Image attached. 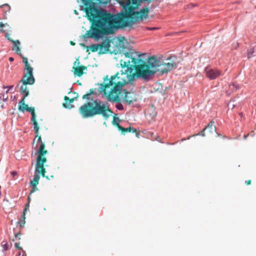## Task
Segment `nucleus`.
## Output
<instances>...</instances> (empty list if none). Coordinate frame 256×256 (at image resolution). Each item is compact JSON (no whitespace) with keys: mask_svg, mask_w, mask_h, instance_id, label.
<instances>
[{"mask_svg":"<svg viewBox=\"0 0 256 256\" xmlns=\"http://www.w3.org/2000/svg\"><path fill=\"white\" fill-rule=\"evenodd\" d=\"M123 10L112 14L104 10H98L96 2L105 6L111 0H81L82 10L92 23V26L84 38H99L104 35L112 34L116 29L131 26L134 23L148 18L150 10L154 8L151 3L154 0H115Z\"/></svg>","mask_w":256,"mask_h":256,"instance_id":"1","label":"nucleus"},{"mask_svg":"<svg viewBox=\"0 0 256 256\" xmlns=\"http://www.w3.org/2000/svg\"><path fill=\"white\" fill-rule=\"evenodd\" d=\"M120 62L122 68H126L125 71L121 70L120 73L118 72L110 78L106 76L104 83L100 84L99 88L100 92L108 95V100L114 102L120 101L122 88L127 84L130 76L136 77L135 67L127 52L124 53V57Z\"/></svg>","mask_w":256,"mask_h":256,"instance_id":"2","label":"nucleus"},{"mask_svg":"<svg viewBox=\"0 0 256 256\" xmlns=\"http://www.w3.org/2000/svg\"><path fill=\"white\" fill-rule=\"evenodd\" d=\"M127 54L129 55L131 62L135 67L136 78L149 80L161 68L162 60L156 56H150L146 62L141 58L143 54H140L133 49H130Z\"/></svg>","mask_w":256,"mask_h":256,"instance_id":"3","label":"nucleus"},{"mask_svg":"<svg viewBox=\"0 0 256 256\" xmlns=\"http://www.w3.org/2000/svg\"><path fill=\"white\" fill-rule=\"evenodd\" d=\"M93 89H90L89 92L86 94L82 96L84 100H92V102H88L79 108V112L82 118H92L96 115H101L104 119H108L112 114V112L110 109L107 102H102L99 100H92L90 96L94 94Z\"/></svg>","mask_w":256,"mask_h":256,"instance_id":"4","label":"nucleus"},{"mask_svg":"<svg viewBox=\"0 0 256 256\" xmlns=\"http://www.w3.org/2000/svg\"><path fill=\"white\" fill-rule=\"evenodd\" d=\"M5 36L9 41L12 42L13 46L12 50L17 54L20 56L21 58H22V62L24 64V70L26 72L24 73L20 81V82L22 83V84L20 88V94H23L22 98H26L29 94V90L27 85H32L35 82V79L33 76V68L28 63L27 58L24 56L20 53V50L19 46L20 44V42L18 40H14L12 39L8 33H6Z\"/></svg>","mask_w":256,"mask_h":256,"instance_id":"5","label":"nucleus"},{"mask_svg":"<svg viewBox=\"0 0 256 256\" xmlns=\"http://www.w3.org/2000/svg\"><path fill=\"white\" fill-rule=\"evenodd\" d=\"M36 140L37 142L40 144L38 150V156L36 162V171L42 174L43 177H45L46 170L44 164L46 162V158L44 157V155L48 154V151L45 149V144L42 142L41 136L39 135V132L38 134H36L35 138L32 142V146L34 148H37V144L34 146Z\"/></svg>","mask_w":256,"mask_h":256,"instance_id":"6","label":"nucleus"},{"mask_svg":"<svg viewBox=\"0 0 256 256\" xmlns=\"http://www.w3.org/2000/svg\"><path fill=\"white\" fill-rule=\"evenodd\" d=\"M176 60V57L175 56H172L162 60L161 68L158 70V72L163 74L176 68L178 65Z\"/></svg>","mask_w":256,"mask_h":256,"instance_id":"7","label":"nucleus"},{"mask_svg":"<svg viewBox=\"0 0 256 256\" xmlns=\"http://www.w3.org/2000/svg\"><path fill=\"white\" fill-rule=\"evenodd\" d=\"M18 109L19 110L24 112L28 111L30 112L31 114L35 112V110L34 107H29L28 106L25 104V98H24L19 102Z\"/></svg>","mask_w":256,"mask_h":256,"instance_id":"8","label":"nucleus"},{"mask_svg":"<svg viewBox=\"0 0 256 256\" xmlns=\"http://www.w3.org/2000/svg\"><path fill=\"white\" fill-rule=\"evenodd\" d=\"M206 76L210 80H214L222 75V72L217 69H208L206 68Z\"/></svg>","mask_w":256,"mask_h":256,"instance_id":"9","label":"nucleus"},{"mask_svg":"<svg viewBox=\"0 0 256 256\" xmlns=\"http://www.w3.org/2000/svg\"><path fill=\"white\" fill-rule=\"evenodd\" d=\"M110 42L111 40H110L106 38L105 40H103L101 44H98V45H99V53L103 54L108 52L109 50V48L110 46Z\"/></svg>","mask_w":256,"mask_h":256,"instance_id":"10","label":"nucleus"},{"mask_svg":"<svg viewBox=\"0 0 256 256\" xmlns=\"http://www.w3.org/2000/svg\"><path fill=\"white\" fill-rule=\"evenodd\" d=\"M125 95L124 98V100L126 103L130 104L136 101V98L134 96V94L132 92H124Z\"/></svg>","mask_w":256,"mask_h":256,"instance_id":"11","label":"nucleus"},{"mask_svg":"<svg viewBox=\"0 0 256 256\" xmlns=\"http://www.w3.org/2000/svg\"><path fill=\"white\" fill-rule=\"evenodd\" d=\"M118 130L122 132V133L124 134L126 132H132L135 133L136 136V137L138 136L139 132L137 131V130L131 126H129L128 128H124L122 126H118Z\"/></svg>","mask_w":256,"mask_h":256,"instance_id":"12","label":"nucleus"},{"mask_svg":"<svg viewBox=\"0 0 256 256\" xmlns=\"http://www.w3.org/2000/svg\"><path fill=\"white\" fill-rule=\"evenodd\" d=\"M74 74L78 76H81L84 74V70H87V67L84 66H73Z\"/></svg>","mask_w":256,"mask_h":256,"instance_id":"13","label":"nucleus"},{"mask_svg":"<svg viewBox=\"0 0 256 256\" xmlns=\"http://www.w3.org/2000/svg\"><path fill=\"white\" fill-rule=\"evenodd\" d=\"M78 96H77L75 98H70L67 96H64V100H65V102L63 103L62 106L64 107L68 108H72L74 107L72 105H70V104L74 102L78 98Z\"/></svg>","mask_w":256,"mask_h":256,"instance_id":"14","label":"nucleus"},{"mask_svg":"<svg viewBox=\"0 0 256 256\" xmlns=\"http://www.w3.org/2000/svg\"><path fill=\"white\" fill-rule=\"evenodd\" d=\"M36 113L32 114L31 122L34 125V128L36 134H38L39 132V126L38 123L36 120Z\"/></svg>","mask_w":256,"mask_h":256,"instance_id":"15","label":"nucleus"},{"mask_svg":"<svg viewBox=\"0 0 256 256\" xmlns=\"http://www.w3.org/2000/svg\"><path fill=\"white\" fill-rule=\"evenodd\" d=\"M40 174L42 176V174L39 173L36 170L34 177L30 182L32 186H36L38 184L40 178Z\"/></svg>","mask_w":256,"mask_h":256,"instance_id":"16","label":"nucleus"},{"mask_svg":"<svg viewBox=\"0 0 256 256\" xmlns=\"http://www.w3.org/2000/svg\"><path fill=\"white\" fill-rule=\"evenodd\" d=\"M214 122L212 120L210 121L208 125L205 128V129L208 130L210 133H212L216 132V126H214Z\"/></svg>","mask_w":256,"mask_h":256,"instance_id":"17","label":"nucleus"},{"mask_svg":"<svg viewBox=\"0 0 256 256\" xmlns=\"http://www.w3.org/2000/svg\"><path fill=\"white\" fill-rule=\"evenodd\" d=\"M81 45L83 46H86L84 44H82ZM98 44H92L90 46H86L87 52L88 51V50L90 49L92 52H96L98 50Z\"/></svg>","mask_w":256,"mask_h":256,"instance_id":"18","label":"nucleus"},{"mask_svg":"<svg viewBox=\"0 0 256 256\" xmlns=\"http://www.w3.org/2000/svg\"><path fill=\"white\" fill-rule=\"evenodd\" d=\"M26 214L24 212H23L20 221L18 222V223L20 227H22L25 224Z\"/></svg>","mask_w":256,"mask_h":256,"instance_id":"19","label":"nucleus"},{"mask_svg":"<svg viewBox=\"0 0 256 256\" xmlns=\"http://www.w3.org/2000/svg\"><path fill=\"white\" fill-rule=\"evenodd\" d=\"M6 27L10 28L9 25L7 23L4 24L2 22H0V33L6 32V30L4 28Z\"/></svg>","mask_w":256,"mask_h":256,"instance_id":"20","label":"nucleus"},{"mask_svg":"<svg viewBox=\"0 0 256 256\" xmlns=\"http://www.w3.org/2000/svg\"><path fill=\"white\" fill-rule=\"evenodd\" d=\"M112 124L116 126L117 128L118 129V126H121L119 124V118H114Z\"/></svg>","mask_w":256,"mask_h":256,"instance_id":"21","label":"nucleus"},{"mask_svg":"<svg viewBox=\"0 0 256 256\" xmlns=\"http://www.w3.org/2000/svg\"><path fill=\"white\" fill-rule=\"evenodd\" d=\"M116 108L119 110H122L124 109L123 106L120 103L116 104Z\"/></svg>","mask_w":256,"mask_h":256,"instance_id":"22","label":"nucleus"},{"mask_svg":"<svg viewBox=\"0 0 256 256\" xmlns=\"http://www.w3.org/2000/svg\"><path fill=\"white\" fill-rule=\"evenodd\" d=\"M32 188L30 190V194H32L34 192H35L36 190H38V188L36 186H32Z\"/></svg>","mask_w":256,"mask_h":256,"instance_id":"23","label":"nucleus"},{"mask_svg":"<svg viewBox=\"0 0 256 256\" xmlns=\"http://www.w3.org/2000/svg\"><path fill=\"white\" fill-rule=\"evenodd\" d=\"M206 130V129H205V128H204V129H203V130L200 132V134H196V136H198V134H199V135H200V136H205L204 131H205Z\"/></svg>","mask_w":256,"mask_h":256,"instance_id":"24","label":"nucleus"},{"mask_svg":"<svg viewBox=\"0 0 256 256\" xmlns=\"http://www.w3.org/2000/svg\"><path fill=\"white\" fill-rule=\"evenodd\" d=\"M15 246L19 250H22V248L20 246V244L18 242L14 244Z\"/></svg>","mask_w":256,"mask_h":256,"instance_id":"25","label":"nucleus"},{"mask_svg":"<svg viewBox=\"0 0 256 256\" xmlns=\"http://www.w3.org/2000/svg\"><path fill=\"white\" fill-rule=\"evenodd\" d=\"M4 6H6L8 10L9 11L10 10V6L8 4H4L2 6H0V8H2Z\"/></svg>","mask_w":256,"mask_h":256,"instance_id":"26","label":"nucleus"},{"mask_svg":"<svg viewBox=\"0 0 256 256\" xmlns=\"http://www.w3.org/2000/svg\"><path fill=\"white\" fill-rule=\"evenodd\" d=\"M245 183L246 185H250L251 184V180H248L245 181Z\"/></svg>","mask_w":256,"mask_h":256,"instance_id":"27","label":"nucleus"},{"mask_svg":"<svg viewBox=\"0 0 256 256\" xmlns=\"http://www.w3.org/2000/svg\"><path fill=\"white\" fill-rule=\"evenodd\" d=\"M29 208V204H27L24 210V212H25L26 211L27 208Z\"/></svg>","mask_w":256,"mask_h":256,"instance_id":"28","label":"nucleus"},{"mask_svg":"<svg viewBox=\"0 0 256 256\" xmlns=\"http://www.w3.org/2000/svg\"><path fill=\"white\" fill-rule=\"evenodd\" d=\"M20 233H17V234H15V236H15L16 238H18V240H20V238L19 237V236H20Z\"/></svg>","mask_w":256,"mask_h":256,"instance_id":"29","label":"nucleus"},{"mask_svg":"<svg viewBox=\"0 0 256 256\" xmlns=\"http://www.w3.org/2000/svg\"><path fill=\"white\" fill-rule=\"evenodd\" d=\"M252 56V54L250 52H248V58H250Z\"/></svg>","mask_w":256,"mask_h":256,"instance_id":"30","label":"nucleus"},{"mask_svg":"<svg viewBox=\"0 0 256 256\" xmlns=\"http://www.w3.org/2000/svg\"><path fill=\"white\" fill-rule=\"evenodd\" d=\"M22 256H26V253L24 251L22 250Z\"/></svg>","mask_w":256,"mask_h":256,"instance_id":"31","label":"nucleus"},{"mask_svg":"<svg viewBox=\"0 0 256 256\" xmlns=\"http://www.w3.org/2000/svg\"><path fill=\"white\" fill-rule=\"evenodd\" d=\"M13 86H6V88H9V90H10V89L12 88H13ZM4 88H6V87H4Z\"/></svg>","mask_w":256,"mask_h":256,"instance_id":"32","label":"nucleus"},{"mask_svg":"<svg viewBox=\"0 0 256 256\" xmlns=\"http://www.w3.org/2000/svg\"><path fill=\"white\" fill-rule=\"evenodd\" d=\"M12 174L14 176L16 175L17 174V173L16 172H12Z\"/></svg>","mask_w":256,"mask_h":256,"instance_id":"33","label":"nucleus"},{"mask_svg":"<svg viewBox=\"0 0 256 256\" xmlns=\"http://www.w3.org/2000/svg\"><path fill=\"white\" fill-rule=\"evenodd\" d=\"M70 44H72V46H74V45H75V43H74V42H72V41H71V42H70Z\"/></svg>","mask_w":256,"mask_h":256,"instance_id":"34","label":"nucleus"},{"mask_svg":"<svg viewBox=\"0 0 256 256\" xmlns=\"http://www.w3.org/2000/svg\"><path fill=\"white\" fill-rule=\"evenodd\" d=\"M9 60H10V61H13V60H14V58H12V57H10V58H9Z\"/></svg>","mask_w":256,"mask_h":256,"instance_id":"35","label":"nucleus"},{"mask_svg":"<svg viewBox=\"0 0 256 256\" xmlns=\"http://www.w3.org/2000/svg\"><path fill=\"white\" fill-rule=\"evenodd\" d=\"M218 134V136H222V138H225V136H222V134Z\"/></svg>","mask_w":256,"mask_h":256,"instance_id":"36","label":"nucleus"},{"mask_svg":"<svg viewBox=\"0 0 256 256\" xmlns=\"http://www.w3.org/2000/svg\"><path fill=\"white\" fill-rule=\"evenodd\" d=\"M248 136V134L246 136H244V138L246 139V138Z\"/></svg>","mask_w":256,"mask_h":256,"instance_id":"37","label":"nucleus"},{"mask_svg":"<svg viewBox=\"0 0 256 256\" xmlns=\"http://www.w3.org/2000/svg\"><path fill=\"white\" fill-rule=\"evenodd\" d=\"M156 28H152V30H154V29H156Z\"/></svg>","mask_w":256,"mask_h":256,"instance_id":"38","label":"nucleus"},{"mask_svg":"<svg viewBox=\"0 0 256 256\" xmlns=\"http://www.w3.org/2000/svg\"><path fill=\"white\" fill-rule=\"evenodd\" d=\"M76 64V62H74V65H75V64Z\"/></svg>","mask_w":256,"mask_h":256,"instance_id":"39","label":"nucleus"}]
</instances>
